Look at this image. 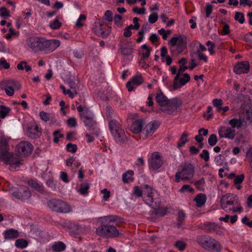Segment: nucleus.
I'll return each mask as SVG.
<instances>
[{
  "mask_svg": "<svg viewBox=\"0 0 252 252\" xmlns=\"http://www.w3.org/2000/svg\"><path fill=\"white\" fill-rule=\"evenodd\" d=\"M250 65L248 62L238 63L233 68L234 71L238 74L248 73Z\"/></svg>",
  "mask_w": 252,
  "mask_h": 252,
  "instance_id": "nucleus-17",
  "label": "nucleus"
},
{
  "mask_svg": "<svg viewBox=\"0 0 252 252\" xmlns=\"http://www.w3.org/2000/svg\"><path fill=\"white\" fill-rule=\"evenodd\" d=\"M206 45L208 47V51L211 55L214 54L215 51H214V48H215V44L211 41H208L206 42Z\"/></svg>",
  "mask_w": 252,
  "mask_h": 252,
  "instance_id": "nucleus-60",
  "label": "nucleus"
},
{
  "mask_svg": "<svg viewBox=\"0 0 252 252\" xmlns=\"http://www.w3.org/2000/svg\"><path fill=\"white\" fill-rule=\"evenodd\" d=\"M96 233L105 238L117 237L119 235V230L117 228L111 225H102L96 229Z\"/></svg>",
  "mask_w": 252,
  "mask_h": 252,
  "instance_id": "nucleus-7",
  "label": "nucleus"
},
{
  "mask_svg": "<svg viewBox=\"0 0 252 252\" xmlns=\"http://www.w3.org/2000/svg\"><path fill=\"white\" fill-rule=\"evenodd\" d=\"M133 174L134 172L131 170H129L126 172L124 173L122 176L124 183L127 184L132 182L134 180Z\"/></svg>",
  "mask_w": 252,
  "mask_h": 252,
  "instance_id": "nucleus-30",
  "label": "nucleus"
},
{
  "mask_svg": "<svg viewBox=\"0 0 252 252\" xmlns=\"http://www.w3.org/2000/svg\"><path fill=\"white\" fill-rule=\"evenodd\" d=\"M218 141L217 136L215 134H212L210 135L208 139V144L211 146H215Z\"/></svg>",
  "mask_w": 252,
  "mask_h": 252,
  "instance_id": "nucleus-47",
  "label": "nucleus"
},
{
  "mask_svg": "<svg viewBox=\"0 0 252 252\" xmlns=\"http://www.w3.org/2000/svg\"><path fill=\"white\" fill-rule=\"evenodd\" d=\"M67 123L69 127H75L77 126L76 119L74 117L69 118L67 120Z\"/></svg>",
  "mask_w": 252,
  "mask_h": 252,
  "instance_id": "nucleus-64",
  "label": "nucleus"
},
{
  "mask_svg": "<svg viewBox=\"0 0 252 252\" xmlns=\"http://www.w3.org/2000/svg\"><path fill=\"white\" fill-rule=\"evenodd\" d=\"M77 111L80 113L81 120L84 122L85 126L92 129L95 125L96 122L94 119L93 113L86 105H80L77 108Z\"/></svg>",
  "mask_w": 252,
  "mask_h": 252,
  "instance_id": "nucleus-6",
  "label": "nucleus"
},
{
  "mask_svg": "<svg viewBox=\"0 0 252 252\" xmlns=\"http://www.w3.org/2000/svg\"><path fill=\"white\" fill-rule=\"evenodd\" d=\"M66 227L69 232L72 235L78 234L82 231L81 227L74 223H68Z\"/></svg>",
  "mask_w": 252,
  "mask_h": 252,
  "instance_id": "nucleus-29",
  "label": "nucleus"
},
{
  "mask_svg": "<svg viewBox=\"0 0 252 252\" xmlns=\"http://www.w3.org/2000/svg\"><path fill=\"white\" fill-rule=\"evenodd\" d=\"M89 188V184L87 181H85L80 185V188L77 189V191L80 194L85 195L88 194V190Z\"/></svg>",
  "mask_w": 252,
  "mask_h": 252,
  "instance_id": "nucleus-31",
  "label": "nucleus"
},
{
  "mask_svg": "<svg viewBox=\"0 0 252 252\" xmlns=\"http://www.w3.org/2000/svg\"><path fill=\"white\" fill-rule=\"evenodd\" d=\"M17 149L20 155L28 156L32 152V145L28 141H23L17 145Z\"/></svg>",
  "mask_w": 252,
  "mask_h": 252,
  "instance_id": "nucleus-14",
  "label": "nucleus"
},
{
  "mask_svg": "<svg viewBox=\"0 0 252 252\" xmlns=\"http://www.w3.org/2000/svg\"><path fill=\"white\" fill-rule=\"evenodd\" d=\"M60 88L63 91V94L65 95H68L69 97L70 98H73L74 96L77 94V92L76 90H73V91H71L69 89L66 90L65 87L63 85H61Z\"/></svg>",
  "mask_w": 252,
  "mask_h": 252,
  "instance_id": "nucleus-38",
  "label": "nucleus"
},
{
  "mask_svg": "<svg viewBox=\"0 0 252 252\" xmlns=\"http://www.w3.org/2000/svg\"><path fill=\"white\" fill-rule=\"evenodd\" d=\"M186 217V214L183 210H179L178 212L177 226L178 228L181 226Z\"/></svg>",
  "mask_w": 252,
  "mask_h": 252,
  "instance_id": "nucleus-32",
  "label": "nucleus"
},
{
  "mask_svg": "<svg viewBox=\"0 0 252 252\" xmlns=\"http://www.w3.org/2000/svg\"><path fill=\"white\" fill-rule=\"evenodd\" d=\"M225 160L223 155H219L215 157V161L217 164L221 165Z\"/></svg>",
  "mask_w": 252,
  "mask_h": 252,
  "instance_id": "nucleus-62",
  "label": "nucleus"
},
{
  "mask_svg": "<svg viewBox=\"0 0 252 252\" xmlns=\"http://www.w3.org/2000/svg\"><path fill=\"white\" fill-rule=\"evenodd\" d=\"M218 133L220 138L231 140L234 139L236 135L235 129L231 127L221 126L219 128Z\"/></svg>",
  "mask_w": 252,
  "mask_h": 252,
  "instance_id": "nucleus-15",
  "label": "nucleus"
},
{
  "mask_svg": "<svg viewBox=\"0 0 252 252\" xmlns=\"http://www.w3.org/2000/svg\"><path fill=\"white\" fill-rule=\"evenodd\" d=\"M160 125V123L158 121H153L148 123L143 130V133L146 137L151 136Z\"/></svg>",
  "mask_w": 252,
  "mask_h": 252,
  "instance_id": "nucleus-16",
  "label": "nucleus"
},
{
  "mask_svg": "<svg viewBox=\"0 0 252 252\" xmlns=\"http://www.w3.org/2000/svg\"><path fill=\"white\" fill-rule=\"evenodd\" d=\"M243 126V128H245L252 122V114L249 111L244 113L239 118Z\"/></svg>",
  "mask_w": 252,
  "mask_h": 252,
  "instance_id": "nucleus-22",
  "label": "nucleus"
},
{
  "mask_svg": "<svg viewBox=\"0 0 252 252\" xmlns=\"http://www.w3.org/2000/svg\"><path fill=\"white\" fill-rule=\"evenodd\" d=\"M194 200L196 202L198 206H201L206 202V195L203 193L199 194L194 198Z\"/></svg>",
  "mask_w": 252,
  "mask_h": 252,
  "instance_id": "nucleus-35",
  "label": "nucleus"
},
{
  "mask_svg": "<svg viewBox=\"0 0 252 252\" xmlns=\"http://www.w3.org/2000/svg\"><path fill=\"white\" fill-rule=\"evenodd\" d=\"M169 45L172 48L170 51L174 52V48L176 46L177 53H182L187 46V37L184 35H179L178 36L173 37L168 41Z\"/></svg>",
  "mask_w": 252,
  "mask_h": 252,
  "instance_id": "nucleus-8",
  "label": "nucleus"
},
{
  "mask_svg": "<svg viewBox=\"0 0 252 252\" xmlns=\"http://www.w3.org/2000/svg\"><path fill=\"white\" fill-rule=\"evenodd\" d=\"M108 126L113 136L116 141L119 143H123L127 141L124 130L122 127L121 124L116 120H110Z\"/></svg>",
  "mask_w": 252,
  "mask_h": 252,
  "instance_id": "nucleus-5",
  "label": "nucleus"
},
{
  "mask_svg": "<svg viewBox=\"0 0 252 252\" xmlns=\"http://www.w3.org/2000/svg\"><path fill=\"white\" fill-rule=\"evenodd\" d=\"M190 79V77L188 73H185L182 77L180 78V76L179 77V79L176 81L177 86H176L174 78L173 86V90H176L180 88L181 86L185 85L187 82L189 81Z\"/></svg>",
  "mask_w": 252,
  "mask_h": 252,
  "instance_id": "nucleus-21",
  "label": "nucleus"
},
{
  "mask_svg": "<svg viewBox=\"0 0 252 252\" xmlns=\"http://www.w3.org/2000/svg\"><path fill=\"white\" fill-rule=\"evenodd\" d=\"M113 114V110L110 106H107L106 108V115L108 121L112 119V115Z\"/></svg>",
  "mask_w": 252,
  "mask_h": 252,
  "instance_id": "nucleus-56",
  "label": "nucleus"
},
{
  "mask_svg": "<svg viewBox=\"0 0 252 252\" xmlns=\"http://www.w3.org/2000/svg\"><path fill=\"white\" fill-rule=\"evenodd\" d=\"M103 24L100 22L96 23L93 28V31L96 35L105 37L108 36V33L106 32L105 28L103 29Z\"/></svg>",
  "mask_w": 252,
  "mask_h": 252,
  "instance_id": "nucleus-24",
  "label": "nucleus"
},
{
  "mask_svg": "<svg viewBox=\"0 0 252 252\" xmlns=\"http://www.w3.org/2000/svg\"><path fill=\"white\" fill-rule=\"evenodd\" d=\"M131 82L135 85H139L143 82V79L141 74H136L132 77Z\"/></svg>",
  "mask_w": 252,
  "mask_h": 252,
  "instance_id": "nucleus-40",
  "label": "nucleus"
},
{
  "mask_svg": "<svg viewBox=\"0 0 252 252\" xmlns=\"http://www.w3.org/2000/svg\"><path fill=\"white\" fill-rule=\"evenodd\" d=\"M158 19V14L157 13H153L149 15L148 18V21L151 24H154L156 22Z\"/></svg>",
  "mask_w": 252,
  "mask_h": 252,
  "instance_id": "nucleus-57",
  "label": "nucleus"
},
{
  "mask_svg": "<svg viewBox=\"0 0 252 252\" xmlns=\"http://www.w3.org/2000/svg\"><path fill=\"white\" fill-rule=\"evenodd\" d=\"M141 48L143 50H145V52L143 53L142 54L143 59H147L150 56V52L152 50L151 48L149 47L146 44L143 45Z\"/></svg>",
  "mask_w": 252,
  "mask_h": 252,
  "instance_id": "nucleus-44",
  "label": "nucleus"
},
{
  "mask_svg": "<svg viewBox=\"0 0 252 252\" xmlns=\"http://www.w3.org/2000/svg\"><path fill=\"white\" fill-rule=\"evenodd\" d=\"M163 164L161 158L158 152L152 154L149 160V167L155 170L159 168Z\"/></svg>",
  "mask_w": 252,
  "mask_h": 252,
  "instance_id": "nucleus-13",
  "label": "nucleus"
},
{
  "mask_svg": "<svg viewBox=\"0 0 252 252\" xmlns=\"http://www.w3.org/2000/svg\"><path fill=\"white\" fill-rule=\"evenodd\" d=\"M188 66H181L180 68L178 69L177 73H176V76H175V86H177L176 81L179 79V77L180 75L184 72L186 69L188 68Z\"/></svg>",
  "mask_w": 252,
  "mask_h": 252,
  "instance_id": "nucleus-51",
  "label": "nucleus"
},
{
  "mask_svg": "<svg viewBox=\"0 0 252 252\" xmlns=\"http://www.w3.org/2000/svg\"><path fill=\"white\" fill-rule=\"evenodd\" d=\"M66 81L67 83L71 89L76 90L78 87V81L77 80L74 79V78L72 79L70 77Z\"/></svg>",
  "mask_w": 252,
  "mask_h": 252,
  "instance_id": "nucleus-41",
  "label": "nucleus"
},
{
  "mask_svg": "<svg viewBox=\"0 0 252 252\" xmlns=\"http://www.w3.org/2000/svg\"><path fill=\"white\" fill-rule=\"evenodd\" d=\"M205 183V179L204 178H202L200 180L196 181L194 182V185L197 189L199 190H202L203 186H204Z\"/></svg>",
  "mask_w": 252,
  "mask_h": 252,
  "instance_id": "nucleus-46",
  "label": "nucleus"
},
{
  "mask_svg": "<svg viewBox=\"0 0 252 252\" xmlns=\"http://www.w3.org/2000/svg\"><path fill=\"white\" fill-rule=\"evenodd\" d=\"M28 185L30 187L33 188L38 191H42L43 190L42 185L38 183L36 181L31 180L28 182Z\"/></svg>",
  "mask_w": 252,
  "mask_h": 252,
  "instance_id": "nucleus-34",
  "label": "nucleus"
},
{
  "mask_svg": "<svg viewBox=\"0 0 252 252\" xmlns=\"http://www.w3.org/2000/svg\"><path fill=\"white\" fill-rule=\"evenodd\" d=\"M144 187L143 188V189ZM144 194L143 189L141 190L139 189V187L137 186H135L134 188V191L132 193V195H134L137 197H141L142 196V194Z\"/></svg>",
  "mask_w": 252,
  "mask_h": 252,
  "instance_id": "nucleus-58",
  "label": "nucleus"
},
{
  "mask_svg": "<svg viewBox=\"0 0 252 252\" xmlns=\"http://www.w3.org/2000/svg\"><path fill=\"white\" fill-rule=\"evenodd\" d=\"M0 15L4 18L9 17V12L6 8L1 7L0 8Z\"/></svg>",
  "mask_w": 252,
  "mask_h": 252,
  "instance_id": "nucleus-63",
  "label": "nucleus"
},
{
  "mask_svg": "<svg viewBox=\"0 0 252 252\" xmlns=\"http://www.w3.org/2000/svg\"><path fill=\"white\" fill-rule=\"evenodd\" d=\"M41 131L39 130L38 126L36 124H32L29 126L27 130V135L30 138H35L40 136Z\"/></svg>",
  "mask_w": 252,
  "mask_h": 252,
  "instance_id": "nucleus-20",
  "label": "nucleus"
},
{
  "mask_svg": "<svg viewBox=\"0 0 252 252\" xmlns=\"http://www.w3.org/2000/svg\"><path fill=\"white\" fill-rule=\"evenodd\" d=\"M65 244L62 242H58L55 243L52 246V249L55 252H60L65 249Z\"/></svg>",
  "mask_w": 252,
  "mask_h": 252,
  "instance_id": "nucleus-33",
  "label": "nucleus"
},
{
  "mask_svg": "<svg viewBox=\"0 0 252 252\" xmlns=\"http://www.w3.org/2000/svg\"><path fill=\"white\" fill-rule=\"evenodd\" d=\"M0 159L5 164L9 165V169L11 171H14L16 167L23 164V160L8 152L7 144L4 141H0Z\"/></svg>",
  "mask_w": 252,
  "mask_h": 252,
  "instance_id": "nucleus-1",
  "label": "nucleus"
},
{
  "mask_svg": "<svg viewBox=\"0 0 252 252\" xmlns=\"http://www.w3.org/2000/svg\"><path fill=\"white\" fill-rule=\"evenodd\" d=\"M213 104L214 106L218 108V111L222 108L221 105L223 104V101L221 99H215L213 100Z\"/></svg>",
  "mask_w": 252,
  "mask_h": 252,
  "instance_id": "nucleus-55",
  "label": "nucleus"
},
{
  "mask_svg": "<svg viewBox=\"0 0 252 252\" xmlns=\"http://www.w3.org/2000/svg\"><path fill=\"white\" fill-rule=\"evenodd\" d=\"M244 175L240 174L238 176H236L235 178L234 179V183L235 185H239L243 182L244 180Z\"/></svg>",
  "mask_w": 252,
  "mask_h": 252,
  "instance_id": "nucleus-59",
  "label": "nucleus"
},
{
  "mask_svg": "<svg viewBox=\"0 0 252 252\" xmlns=\"http://www.w3.org/2000/svg\"><path fill=\"white\" fill-rule=\"evenodd\" d=\"M234 19L238 21L240 24H244L245 22L244 15L243 13L240 12H236Z\"/></svg>",
  "mask_w": 252,
  "mask_h": 252,
  "instance_id": "nucleus-45",
  "label": "nucleus"
},
{
  "mask_svg": "<svg viewBox=\"0 0 252 252\" xmlns=\"http://www.w3.org/2000/svg\"><path fill=\"white\" fill-rule=\"evenodd\" d=\"M200 157L206 162L209 160V153L207 150H203Z\"/></svg>",
  "mask_w": 252,
  "mask_h": 252,
  "instance_id": "nucleus-61",
  "label": "nucleus"
},
{
  "mask_svg": "<svg viewBox=\"0 0 252 252\" xmlns=\"http://www.w3.org/2000/svg\"><path fill=\"white\" fill-rule=\"evenodd\" d=\"M12 80H5L0 83V88L4 90L8 96H12L14 94V89L11 85Z\"/></svg>",
  "mask_w": 252,
  "mask_h": 252,
  "instance_id": "nucleus-19",
  "label": "nucleus"
},
{
  "mask_svg": "<svg viewBox=\"0 0 252 252\" xmlns=\"http://www.w3.org/2000/svg\"><path fill=\"white\" fill-rule=\"evenodd\" d=\"M12 194L15 198L22 201L29 199L31 196L29 189L24 186H19L17 189H14Z\"/></svg>",
  "mask_w": 252,
  "mask_h": 252,
  "instance_id": "nucleus-12",
  "label": "nucleus"
},
{
  "mask_svg": "<svg viewBox=\"0 0 252 252\" xmlns=\"http://www.w3.org/2000/svg\"><path fill=\"white\" fill-rule=\"evenodd\" d=\"M182 105V102L177 98L171 99L165 107L161 108L162 111L170 115H175Z\"/></svg>",
  "mask_w": 252,
  "mask_h": 252,
  "instance_id": "nucleus-11",
  "label": "nucleus"
},
{
  "mask_svg": "<svg viewBox=\"0 0 252 252\" xmlns=\"http://www.w3.org/2000/svg\"><path fill=\"white\" fill-rule=\"evenodd\" d=\"M48 205L52 210L59 213H67L71 210V207L61 200L51 199L48 201Z\"/></svg>",
  "mask_w": 252,
  "mask_h": 252,
  "instance_id": "nucleus-9",
  "label": "nucleus"
},
{
  "mask_svg": "<svg viewBox=\"0 0 252 252\" xmlns=\"http://www.w3.org/2000/svg\"><path fill=\"white\" fill-rule=\"evenodd\" d=\"M144 201L154 209L158 208L160 199L158 192L148 185L144 186Z\"/></svg>",
  "mask_w": 252,
  "mask_h": 252,
  "instance_id": "nucleus-4",
  "label": "nucleus"
},
{
  "mask_svg": "<svg viewBox=\"0 0 252 252\" xmlns=\"http://www.w3.org/2000/svg\"><path fill=\"white\" fill-rule=\"evenodd\" d=\"M180 170L175 174V182L179 183L180 181H188L190 182L193 178L195 174V166L193 164L186 162L182 164Z\"/></svg>",
  "mask_w": 252,
  "mask_h": 252,
  "instance_id": "nucleus-3",
  "label": "nucleus"
},
{
  "mask_svg": "<svg viewBox=\"0 0 252 252\" xmlns=\"http://www.w3.org/2000/svg\"><path fill=\"white\" fill-rule=\"evenodd\" d=\"M3 235L5 239H14L18 237L19 234L18 230L11 228L5 230Z\"/></svg>",
  "mask_w": 252,
  "mask_h": 252,
  "instance_id": "nucleus-27",
  "label": "nucleus"
},
{
  "mask_svg": "<svg viewBox=\"0 0 252 252\" xmlns=\"http://www.w3.org/2000/svg\"><path fill=\"white\" fill-rule=\"evenodd\" d=\"M39 116L43 121L47 122L52 117V114L41 111L39 113Z\"/></svg>",
  "mask_w": 252,
  "mask_h": 252,
  "instance_id": "nucleus-49",
  "label": "nucleus"
},
{
  "mask_svg": "<svg viewBox=\"0 0 252 252\" xmlns=\"http://www.w3.org/2000/svg\"><path fill=\"white\" fill-rule=\"evenodd\" d=\"M120 49L121 53L125 56L130 55L132 53V48L131 47L126 43H120Z\"/></svg>",
  "mask_w": 252,
  "mask_h": 252,
  "instance_id": "nucleus-28",
  "label": "nucleus"
},
{
  "mask_svg": "<svg viewBox=\"0 0 252 252\" xmlns=\"http://www.w3.org/2000/svg\"><path fill=\"white\" fill-rule=\"evenodd\" d=\"M62 25L61 22H59L58 19H55L53 22L50 23V27L53 30H57L59 29Z\"/></svg>",
  "mask_w": 252,
  "mask_h": 252,
  "instance_id": "nucleus-48",
  "label": "nucleus"
},
{
  "mask_svg": "<svg viewBox=\"0 0 252 252\" xmlns=\"http://www.w3.org/2000/svg\"><path fill=\"white\" fill-rule=\"evenodd\" d=\"M229 197H230L229 194H226L225 195H223L221 197L220 202H221L222 203L223 202L224 203V204H225L226 205H233L234 203V201H233V200H229L228 199H229Z\"/></svg>",
  "mask_w": 252,
  "mask_h": 252,
  "instance_id": "nucleus-43",
  "label": "nucleus"
},
{
  "mask_svg": "<svg viewBox=\"0 0 252 252\" xmlns=\"http://www.w3.org/2000/svg\"><path fill=\"white\" fill-rule=\"evenodd\" d=\"M66 149L68 152L74 153L77 150V147L76 144L69 143L66 145Z\"/></svg>",
  "mask_w": 252,
  "mask_h": 252,
  "instance_id": "nucleus-52",
  "label": "nucleus"
},
{
  "mask_svg": "<svg viewBox=\"0 0 252 252\" xmlns=\"http://www.w3.org/2000/svg\"><path fill=\"white\" fill-rule=\"evenodd\" d=\"M188 135L189 134L187 132H183L177 143V147L178 148L184 146L186 143L188 141V139H187Z\"/></svg>",
  "mask_w": 252,
  "mask_h": 252,
  "instance_id": "nucleus-36",
  "label": "nucleus"
},
{
  "mask_svg": "<svg viewBox=\"0 0 252 252\" xmlns=\"http://www.w3.org/2000/svg\"><path fill=\"white\" fill-rule=\"evenodd\" d=\"M28 245V242L26 240L23 239H17L15 241V245L18 248L24 249Z\"/></svg>",
  "mask_w": 252,
  "mask_h": 252,
  "instance_id": "nucleus-39",
  "label": "nucleus"
},
{
  "mask_svg": "<svg viewBox=\"0 0 252 252\" xmlns=\"http://www.w3.org/2000/svg\"><path fill=\"white\" fill-rule=\"evenodd\" d=\"M175 246L181 251H183L186 249L187 245L183 241H178L176 242Z\"/></svg>",
  "mask_w": 252,
  "mask_h": 252,
  "instance_id": "nucleus-54",
  "label": "nucleus"
},
{
  "mask_svg": "<svg viewBox=\"0 0 252 252\" xmlns=\"http://www.w3.org/2000/svg\"><path fill=\"white\" fill-rule=\"evenodd\" d=\"M229 124L231 126V127L234 129L235 127L237 128H243V126L241 125V123L240 119H233L229 121Z\"/></svg>",
  "mask_w": 252,
  "mask_h": 252,
  "instance_id": "nucleus-37",
  "label": "nucleus"
},
{
  "mask_svg": "<svg viewBox=\"0 0 252 252\" xmlns=\"http://www.w3.org/2000/svg\"><path fill=\"white\" fill-rule=\"evenodd\" d=\"M196 242L203 249L209 252H220L222 249L220 242L209 235H199Z\"/></svg>",
  "mask_w": 252,
  "mask_h": 252,
  "instance_id": "nucleus-2",
  "label": "nucleus"
},
{
  "mask_svg": "<svg viewBox=\"0 0 252 252\" xmlns=\"http://www.w3.org/2000/svg\"><path fill=\"white\" fill-rule=\"evenodd\" d=\"M28 46L34 52L44 50V38L33 36L27 39Z\"/></svg>",
  "mask_w": 252,
  "mask_h": 252,
  "instance_id": "nucleus-10",
  "label": "nucleus"
},
{
  "mask_svg": "<svg viewBox=\"0 0 252 252\" xmlns=\"http://www.w3.org/2000/svg\"><path fill=\"white\" fill-rule=\"evenodd\" d=\"M200 228L208 233H213L219 228V225L214 222H205L201 223Z\"/></svg>",
  "mask_w": 252,
  "mask_h": 252,
  "instance_id": "nucleus-25",
  "label": "nucleus"
},
{
  "mask_svg": "<svg viewBox=\"0 0 252 252\" xmlns=\"http://www.w3.org/2000/svg\"><path fill=\"white\" fill-rule=\"evenodd\" d=\"M190 54H194V58L197 55L199 60H203L205 62H207L208 61L207 56L202 53H200L199 51H191Z\"/></svg>",
  "mask_w": 252,
  "mask_h": 252,
  "instance_id": "nucleus-42",
  "label": "nucleus"
},
{
  "mask_svg": "<svg viewBox=\"0 0 252 252\" xmlns=\"http://www.w3.org/2000/svg\"><path fill=\"white\" fill-rule=\"evenodd\" d=\"M143 127V121L139 119L133 122L131 126L130 130L134 133H138L142 130Z\"/></svg>",
  "mask_w": 252,
  "mask_h": 252,
  "instance_id": "nucleus-26",
  "label": "nucleus"
},
{
  "mask_svg": "<svg viewBox=\"0 0 252 252\" xmlns=\"http://www.w3.org/2000/svg\"><path fill=\"white\" fill-rule=\"evenodd\" d=\"M158 32L162 36V38L164 40H166L168 36L170 34L171 32L170 30L165 31L162 28L158 30Z\"/></svg>",
  "mask_w": 252,
  "mask_h": 252,
  "instance_id": "nucleus-53",
  "label": "nucleus"
},
{
  "mask_svg": "<svg viewBox=\"0 0 252 252\" xmlns=\"http://www.w3.org/2000/svg\"><path fill=\"white\" fill-rule=\"evenodd\" d=\"M44 50L50 52L54 51L60 45V41L57 39L47 40L44 38Z\"/></svg>",
  "mask_w": 252,
  "mask_h": 252,
  "instance_id": "nucleus-18",
  "label": "nucleus"
},
{
  "mask_svg": "<svg viewBox=\"0 0 252 252\" xmlns=\"http://www.w3.org/2000/svg\"><path fill=\"white\" fill-rule=\"evenodd\" d=\"M154 209L153 211V213L157 216L158 217H163L165 216L166 214V210L165 208H160L159 209Z\"/></svg>",
  "mask_w": 252,
  "mask_h": 252,
  "instance_id": "nucleus-50",
  "label": "nucleus"
},
{
  "mask_svg": "<svg viewBox=\"0 0 252 252\" xmlns=\"http://www.w3.org/2000/svg\"><path fill=\"white\" fill-rule=\"evenodd\" d=\"M156 100L161 108L165 107L170 100L161 92L157 94Z\"/></svg>",
  "mask_w": 252,
  "mask_h": 252,
  "instance_id": "nucleus-23",
  "label": "nucleus"
}]
</instances>
